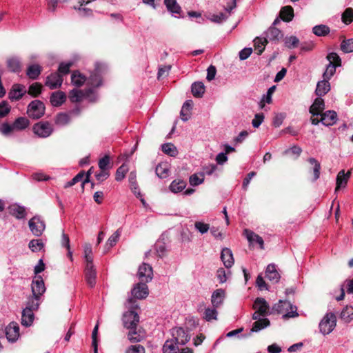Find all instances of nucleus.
Returning <instances> with one entry per match:
<instances>
[{
    "mask_svg": "<svg viewBox=\"0 0 353 353\" xmlns=\"http://www.w3.org/2000/svg\"><path fill=\"white\" fill-rule=\"evenodd\" d=\"M125 307L128 309V311L125 312L123 315V326L129 330H136L139 321V316L134 311L137 307V301L133 298H128Z\"/></svg>",
    "mask_w": 353,
    "mask_h": 353,
    "instance_id": "obj_1",
    "label": "nucleus"
},
{
    "mask_svg": "<svg viewBox=\"0 0 353 353\" xmlns=\"http://www.w3.org/2000/svg\"><path fill=\"white\" fill-rule=\"evenodd\" d=\"M272 312L283 314L282 316L283 319L294 318L299 316L296 306L293 305L288 301L280 300L277 303L274 305L272 308Z\"/></svg>",
    "mask_w": 353,
    "mask_h": 353,
    "instance_id": "obj_2",
    "label": "nucleus"
},
{
    "mask_svg": "<svg viewBox=\"0 0 353 353\" xmlns=\"http://www.w3.org/2000/svg\"><path fill=\"white\" fill-rule=\"evenodd\" d=\"M69 99L72 102H80L83 99H88L90 101H94L96 97L94 96L92 88H88L84 90L73 89L69 92Z\"/></svg>",
    "mask_w": 353,
    "mask_h": 353,
    "instance_id": "obj_3",
    "label": "nucleus"
},
{
    "mask_svg": "<svg viewBox=\"0 0 353 353\" xmlns=\"http://www.w3.org/2000/svg\"><path fill=\"white\" fill-rule=\"evenodd\" d=\"M106 66L101 63H96L94 70L90 73V77L87 78L88 84L92 87H99L101 85V75L105 70Z\"/></svg>",
    "mask_w": 353,
    "mask_h": 353,
    "instance_id": "obj_4",
    "label": "nucleus"
},
{
    "mask_svg": "<svg viewBox=\"0 0 353 353\" xmlns=\"http://www.w3.org/2000/svg\"><path fill=\"white\" fill-rule=\"evenodd\" d=\"M336 325V317L332 312L327 313L319 323L320 332L325 335L332 332Z\"/></svg>",
    "mask_w": 353,
    "mask_h": 353,
    "instance_id": "obj_5",
    "label": "nucleus"
},
{
    "mask_svg": "<svg viewBox=\"0 0 353 353\" xmlns=\"http://www.w3.org/2000/svg\"><path fill=\"white\" fill-rule=\"evenodd\" d=\"M329 64L327 65L323 77L325 80H329L336 72V68L341 65V59L339 56L334 52H331L327 56Z\"/></svg>",
    "mask_w": 353,
    "mask_h": 353,
    "instance_id": "obj_6",
    "label": "nucleus"
},
{
    "mask_svg": "<svg viewBox=\"0 0 353 353\" xmlns=\"http://www.w3.org/2000/svg\"><path fill=\"white\" fill-rule=\"evenodd\" d=\"M45 113V105L39 100L32 101L28 106L27 114L33 119L41 118Z\"/></svg>",
    "mask_w": 353,
    "mask_h": 353,
    "instance_id": "obj_7",
    "label": "nucleus"
},
{
    "mask_svg": "<svg viewBox=\"0 0 353 353\" xmlns=\"http://www.w3.org/2000/svg\"><path fill=\"white\" fill-rule=\"evenodd\" d=\"M32 130L38 137L46 138L52 134L53 128L49 122L40 121L34 125Z\"/></svg>",
    "mask_w": 353,
    "mask_h": 353,
    "instance_id": "obj_8",
    "label": "nucleus"
},
{
    "mask_svg": "<svg viewBox=\"0 0 353 353\" xmlns=\"http://www.w3.org/2000/svg\"><path fill=\"white\" fill-rule=\"evenodd\" d=\"M29 228L32 233L36 236H40L43 234L46 225L39 216H35L28 222Z\"/></svg>",
    "mask_w": 353,
    "mask_h": 353,
    "instance_id": "obj_9",
    "label": "nucleus"
},
{
    "mask_svg": "<svg viewBox=\"0 0 353 353\" xmlns=\"http://www.w3.org/2000/svg\"><path fill=\"white\" fill-rule=\"evenodd\" d=\"M137 276L141 281L145 283L151 281L153 278L152 268L149 264L143 263L139 268Z\"/></svg>",
    "mask_w": 353,
    "mask_h": 353,
    "instance_id": "obj_10",
    "label": "nucleus"
},
{
    "mask_svg": "<svg viewBox=\"0 0 353 353\" xmlns=\"http://www.w3.org/2000/svg\"><path fill=\"white\" fill-rule=\"evenodd\" d=\"M148 288L146 283L144 281H140L137 283L133 289L131 290L132 297L135 301L137 299H145L148 295Z\"/></svg>",
    "mask_w": 353,
    "mask_h": 353,
    "instance_id": "obj_11",
    "label": "nucleus"
},
{
    "mask_svg": "<svg viewBox=\"0 0 353 353\" xmlns=\"http://www.w3.org/2000/svg\"><path fill=\"white\" fill-rule=\"evenodd\" d=\"M31 289L32 296L41 298L42 294L46 292L44 281L41 276H34L32 281Z\"/></svg>",
    "mask_w": 353,
    "mask_h": 353,
    "instance_id": "obj_12",
    "label": "nucleus"
},
{
    "mask_svg": "<svg viewBox=\"0 0 353 353\" xmlns=\"http://www.w3.org/2000/svg\"><path fill=\"white\" fill-rule=\"evenodd\" d=\"M63 77L58 73H52L46 77L45 85L50 89L54 90L60 88L63 83Z\"/></svg>",
    "mask_w": 353,
    "mask_h": 353,
    "instance_id": "obj_13",
    "label": "nucleus"
},
{
    "mask_svg": "<svg viewBox=\"0 0 353 353\" xmlns=\"http://www.w3.org/2000/svg\"><path fill=\"white\" fill-rule=\"evenodd\" d=\"M6 336L10 342H15L19 336V326L16 322H11L6 327Z\"/></svg>",
    "mask_w": 353,
    "mask_h": 353,
    "instance_id": "obj_14",
    "label": "nucleus"
},
{
    "mask_svg": "<svg viewBox=\"0 0 353 353\" xmlns=\"http://www.w3.org/2000/svg\"><path fill=\"white\" fill-rule=\"evenodd\" d=\"M172 336L176 343L184 345L190 339V336L182 327H176L172 330Z\"/></svg>",
    "mask_w": 353,
    "mask_h": 353,
    "instance_id": "obj_15",
    "label": "nucleus"
},
{
    "mask_svg": "<svg viewBox=\"0 0 353 353\" xmlns=\"http://www.w3.org/2000/svg\"><path fill=\"white\" fill-rule=\"evenodd\" d=\"M351 176V170L346 173L344 170H341L336 176L335 192L340 188H344L347 185V181Z\"/></svg>",
    "mask_w": 353,
    "mask_h": 353,
    "instance_id": "obj_16",
    "label": "nucleus"
},
{
    "mask_svg": "<svg viewBox=\"0 0 353 353\" xmlns=\"http://www.w3.org/2000/svg\"><path fill=\"white\" fill-rule=\"evenodd\" d=\"M324 109L325 103L323 99L321 97H317L310 106L309 111L312 116H321L323 114Z\"/></svg>",
    "mask_w": 353,
    "mask_h": 353,
    "instance_id": "obj_17",
    "label": "nucleus"
},
{
    "mask_svg": "<svg viewBox=\"0 0 353 353\" xmlns=\"http://www.w3.org/2000/svg\"><path fill=\"white\" fill-rule=\"evenodd\" d=\"M253 308L259 312L261 316H265L268 314L269 305L263 298H256L254 301Z\"/></svg>",
    "mask_w": 353,
    "mask_h": 353,
    "instance_id": "obj_18",
    "label": "nucleus"
},
{
    "mask_svg": "<svg viewBox=\"0 0 353 353\" xmlns=\"http://www.w3.org/2000/svg\"><path fill=\"white\" fill-rule=\"evenodd\" d=\"M337 121V114L335 111L327 110L321 115V122L326 125H334Z\"/></svg>",
    "mask_w": 353,
    "mask_h": 353,
    "instance_id": "obj_19",
    "label": "nucleus"
},
{
    "mask_svg": "<svg viewBox=\"0 0 353 353\" xmlns=\"http://www.w3.org/2000/svg\"><path fill=\"white\" fill-rule=\"evenodd\" d=\"M26 92V90L23 85L20 84H14L13 85L11 90L9 92V99L12 101L19 100L23 96Z\"/></svg>",
    "mask_w": 353,
    "mask_h": 353,
    "instance_id": "obj_20",
    "label": "nucleus"
},
{
    "mask_svg": "<svg viewBox=\"0 0 353 353\" xmlns=\"http://www.w3.org/2000/svg\"><path fill=\"white\" fill-rule=\"evenodd\" d=\"M9 213L17 219H22L26 216V208L23 206L13 204L8 208Z\"/></svg>",
    "mask_w": 353,
    "mask_h": 353,
    "instance_id": "obj_21",
    "label": "nucleus"
},
{
    "mask_svg": "<svg viewBox=\"0 0 353 353\" xmlns=\"http://www.w3.org/2000/svg\"><path fill=\"white\" fill-rule=\"evenodd\" d=\"M243 234L245 236L246 239L250 242V243L253 244L254 243H256L260 245L261 249L264 248V242L262 237H261L260 236H259L258 234H255L254 232L248 229L244 230Z\"/></svg>",
    "mask_w": 353,
    "mask_h": 353,
    "instance_id": "obj_22",
    "label": "nucleus"
},
{
    "mask_svg": "<svg viewBox=\"0 0 353 353\" xmlns=\"http://www.w3.org/2000/svg\"><path fill=\"white\" fill-rule=\"evenodd\" d=\"M221 259L227 268H231L234 264L233 254L230 248H225L222 250Z\"/></svg>",
    "mask_w": 353,
    "mask_h": 353,
    "instance_id": "obj_23",
    "label": "nucleus"
},
{
    "mask_svg": "<svg viewBox=\"0 0 353 353\" xmlns=\"http://www.w3.org/2000/svg\"><path fill=\"white\" fill-rule=\"evenodd\" d=\"M225 293L223 289L216 290L212 294L211 302L214 307H219L223 302Z\"/></svg>",
    "mask_w": 353,
    "mask_h": 353,
    "instance_id": "obj_24",
    "label": "nucleus"
},
{
    "mask_svg": "<svg viewBox=\"0 0 353 353\" xmlns=\"http://www.w3.org/2000/svg\"><path fill=\"white\" fill-rule=\"evenodd\" d=\"M265 276L273 283L279 282L281 276L279 273L277 272L274 264H269L267 266Z\"/></svg>",
    "mask_w": 353,
    "mask_h": 353,
    "instance_id": "obj_25",
    "label": "nucleus"
},
{
    "mask_svg": "<svg viewBox=\"0 0 353 353\" xmlns=\"http://www.w3.org/2000/svg\"><path fill=\"white\" fill-rule=\"evenodd\" d=\"M66 100V95L62 91H57L52 93L50 103L53 106H59Z\"/></svg>",
    "mask_w": 353,
    "mask_h": 353,
    "instance_id": "obj_26",
    "label": "nucleus"
},
{
    "mask_svg": "<svg viewBox=\"0 0 353 353\" xmlns=\"http://www.w3.org/2000/svg\"><path fill=\"white\" fill-rule=\"evenodd\" d=\"M87 80V77L79 70H74L71 75V83L76 87L82 86Z\"/></svg>",
    "mask_w": 353,
    "mask_h": 353,
    "instance_id": "obj_27",
    "label": "nucleus"
},
{
    "mask_svg": "<svg viewBox=\"0 0 353 353\" xmlns=\"http://www.w3.org/2000/svg\"><path fill=\"white\" fill-rule=\"evenodd\" d=\"M7 67L12 72H19L21 70V60L17 57H12L7 59Z\"/></svg>",
    "mask_w": 353,
    "mask_h": 353,
    "instance_id": "obj_28",
    "label": "nucleus"
},
{
    "mask_svg": "<svg viewBox=\"0 0 353 353\" xmlns=\"http://www.w3.org/2000/svg\"><path fill=\"white\" fill-rule=\"evenodd\" d=\"M40 300L41 298H39L35 296H30V297H28L26 301L24 310H28L32 312H34L39 309L40 305Z\"/></svg>",
    "mask_w": 353,
    "mask_h": 353,
    "instance_id": "obj_29",
    "label": "nucleus"
},
{
    "mask_svg": "<svg viewBox=\"0 0 353 353\" xmlns=\"http://www.w3.org/2000/svg\"><path fill=\"white\" fill-rule=\"evenodd\" d=\"M282 37L283 34L281 31L274 26H271L265 32V38L267 39V41L268 39L270 41H279Z\"/></svg>",
    "mask_w": 353,
    "mask_h": 353,
    "instance_id": "obj_30",
    "label": "nucleus"
},
{
    "mask_svg": "<svg viewBox=\"0 0 353 353\" xmlns=\"http://www.w3.org/2000/svg\"><path fill=\"white\" fill-rule=\"evenodd\" d=\"M34 319V312L29 311L28 310H23L21 314V323L23 326L30 327Z\"/></svg>",
    "mask_w": 353,
    "mask_h": 353,
    "instance_id": "obj_31",
    "label": "nucleus"
},
{
    "mask_svg": "<svg viewBox=\"0 0 353 353\" xmlns=\"http://www.w3.org/2000/svg\"><path fill=\"white\" fill-rule=\"evenodd\" d=\"M330 90V85L327 80L323 79L319 81L316 85L315 93L317 96L321 97L327 94Z\"/></svg>",
    "mask_w": 353,
    "mask_h": 353,
    "instance_id": "obj_32",
    "label": "nucleus"
},
{
    "mask_svg": "<svg viewBox=\"0 0 353 353\" xmlns=\"http://www.w3.org/2000/svg\"><path fill=\"white\" fill-rule=\"evenodd\" d=\"M191 90L194 97L201 98L205 92V88L202 82L197 81L192 83Z\"/></svg>",
    "mask_w": 353,
    "mask_h": 353,
    "instance_id": "obj_33",
    "label": "nucleus"
},
{
    "mask_svg": "<svg viewBox=\"0 0 353 353\" xmlns=\"http://www.w3.org/2000/svg\"><path fill=\"white\" fill-rule=\"evenodd\" d=\"M270 324V321L265 318L259 319L258 321H256L253 325L252 327L250 330L251 332H257L267 327H268Z\"/></svg>",
    "mask_w": 353,
    "mask_h": 353,
    "instance_id": "obj_34",
    "label": "nucleus"
},
{
    "mask_svg": "<svg viewBox=\"0 0 353 353\" xmlns=\"http://www.w3.org/2000/svg\"><path fill=\"white\" fill-rule=\"evenodd\" d=\"M280 16L285 21L289 22L292 21L294 17L293 8L290 6L283 7L280 11Z\"/></svg>",
    "mask_w": 353,
    "mask_h": 353,
    "instance_id": "obj_35",
    "label": "nucleus"
},
{
    "mask_svg": "<svg viewBox=\"0 0 353 353\" xmlns=\"http://www.w3.org/2000/svg\"><path fill=\"white\" fill-rule=\"evenodd\" d=\"M15 130H23L27 128L30 125V121L26 117H19L12 123Z\"/></svg>",
    "mask_w": 353,
    "mask_h": 353,
    "instance_id": "obj_36",
    "label": "nucleus"
},
{
    "mask_svg": "<svg viewBox=\"0 0 353 353\" xmlns=\"http://www.w3.org/2000/svg\"><path fill=\"white\" fill-rule=\"evenodd\" d=\"M41 72V67L37 64L30 65L27 69V75L30 79H37Z\"/></svg>",
    "mask_w": 353,
    "mask_h": 353,
    "instance_id": "obj_37",
    "label": "nucleus"
},
{
    "mask_svg": "<svg viewBox=\"0 0 353 353\" xmlns=\"http://www.w3.org/2000/svg\"><path fill=\"white\" fill-rule=\"evenodd\" d=\"M121 230L120 229H118L116 232H114V234H112L108 239L105 245V251L109 250L111 248H112L117 242L119 241V237L121 236Z\"/></svg>",
    "mask_w": 353,
    "mask_h": 353,
    "instance_id": "obj_38",
    "label": "nucleus"
},
{
    "mask_svg": "<svg viewBox=\"0 0 353 353\" xmlns=\"http://www.w3.org/2000/svg\"><path fill=\"white\" fill-rule=\"evenodd\" d=\"M167 9L174 14H180L181 8L176 0H164Z\"/></svg>",
    "mask_w": 353,
    "mask_h": 353,
    "instance_id": "obj_39",
    "label": "nucleus"
},
{
    "mask_svg": "<svg viewBox=\"0 0 353 353\" xmlns=\"http://www.w3.org/2000/svg\"><path fill=\"white\" fill-rule=\"evenodd\" d=\"M185 186L186 183L183 180H174L171 183L170 190L172 192L177 193L182 191Z\"/></svg>",
    "mask_w": 353,
    "mask_h": 353,
    "instance_id": "obj_40",
    "label": "nucleus"
},
{
    "mask_svg": "<svg viewBox=\"0 0 353 353\" xmlns=\"http://www.w3.org/2000/svg\"><path fill=\"white\" fill-rule=\"evenodd\" d=\"M308 161L310 164L314 165L312 170L314 175L312 181H316L320 176L321 165L316 159L312 157L310 158Z\"/></svg>",
    "mask_w": 353,
    "mask_h": 353,
    "instance_id": "obj_41",
    "label": "nucleus"
},
{
    "mask_svg": "<svg viewBox=\"0 0 353 353\" xmlns=\"http://www.w3.org/2000/svg\"><path fill=\"white\" fill-rule=\"evenodd\" d=\"M161 148L165 154L170 157H176L178 154L176 148L171 143L163 144Z\"/></svg>",
    "mask_w": 353,
    "mask_h": 353,
    "instance_id": "obj_42",
    "label": "nucleus"
},
{
    "mask_svg": "<svg viewBox=\"0 0 353 353\" xmlns=\"http://www.w3.org/2000/svg\"><path fill=\"white\" fill-rule=\"evenodd\" d=\"M340 317L345 323L350 322L353 319V307H345L341 312Z\"/></svg>",
    "mask_w": 353,
    "mask_h": 353,
    "instance_id": "obj_43",
    "label": "nucleus"
},
{
    "mask_svg": "<svg viewBox=\"0 0 353 353\" xmlns=\"http://www.w3.org/2000/svg\"><path fill=\"white\" fill-rule=\"evenodd\" d=\"M255 50L256 54L260 55L262 54L265 49V44L268 43L267 39L265 38H256L254 41Z\"/></svg>",
    "mask_w": 353,
    "mask_h": 353,
    "instance_id": "obj_44",
    "label": "nucleus"
},
{
    "mask_svg": "<svg viewBox=\"0 0 353 353\" xmlns=\"http://www.w3.org/2000/svg\"><path fill=\"white\" fill-rule=\"evenodd\" d=\"M313 33L319 37L325 36L330 32V28L325 25H318L313 28Z\"/></svg>",
    "mask_w": 353,
    "mask_h": 353,
    "instance_id": "obj_45",
    "label": "nucleus"
},
{
    "mask_svg": "<svg viewBox=\"0 0 353 353\" xmlns=\"http://www.w3.org/2000/svg\"><path fill=\"white\" fill-rule=\"evenodd\" d=\"M136 176L132 173H130L129 176V181L130 183V188L137 197H141V194L139 190L138 184L136 181Z\"/></svg>",
    "mask_w": 353,
    "mask_h": 353,
    "instance_id": "obj_46",
    "label": "nucleus"
},
{
    "mask_svg": "<svg viewBox=\"0 0 353 353\" xmlns=\"http://www.w3.org/2000/svg\"><path fill=\"white\" fill-rule=\"evenodd\" d=\"M342 21L348 25L353 21V9L348 8L345 10L341 17Z\"/></svg>",
    "mask_w": 353,
    "mask_h": 353,
    "instance_id": "obj_47",
    "label": "nucleus"
},
{
    "mask_svg": "<svg viewBox=\"0 0 353 353\" xmlns=\"http://www.w3.org/2000/svg\"><path fill=\"white\" fill-rule=\"evenodd\" d=\"M228 18L226 13L220 12L219 14H213L209 17V20L213 23H221Z\"/></svg>",
    "mask_w": 353,
    "mask_h": 353,
    "instance_id": "obj_48",
    "label": "nucleus"
},
{
    "mask_svg": "<svg viewBox=\"0 0 353 353\" xmlns=\"http://www.w3.org/2000/svg\"><path fill=\"white\" fill-rule=\"evenodd\" d=\"M44 245L41 239H33L29 243L28 247L32 252H39L43 249Z\"/></svg>",
    "mask_w": 353,
    "mask_h": 353,
    "instance_id": "obj_49",
    "label": "nucleus"
},
{
    "mask_svg": "<svg viewBox=\"0 0 353 353\" xmlns=\"http://www.w3.org/2000/svg\"><path fill=\"white\" fill-rule=\"evenodd\" d=\"M163 353H177L178 347L172 342L167 341L163 347Z\"/></svg>",
    "mask_w": 353,
    "mask_h": 353,
    "instance_id": "obj_50",
    "label": "nucleus"
},
{
    "mask_svg": "<svg viewBox=\"0 0 353 353\" xmlns=\"http://www.w3.org/2000/svg\"><path fill=\"white\" fill-rule=\"evenodd\" d=\"M341 49L345 53L353 52V39L343 40L341 44Z\"/></svg>",
    "mask_w": 353,
    "mask_h": 353,
    "instance_id": "obj_51",
    "label": "nucleus"
},
{
    "mask_svg": "<svg viewBox=\"0 0 353 353\" xmlns=\"http://www.w3.org/2000/svg\"><path fill=\"white\" fill-rule=\"evenodd\" d=\"M42 90V85L39 83H34L32 85H30L28 93L33 96V97H37L41 92Z\"/></svg>",
    "mask_w": 353,
    "mask_h": 353,
    "instance_id": "obj_52",
    "label": "nucleus"
},
{
    "mask_svg": "<svg viewBox=\"0 0 353 353\" xmlns=\"http://www.w3.org/2000/svg\"><path fill=\"white\" fill-rule=\"evenodd\" d=\"M190 183L192 185H198L204 181V174L203 173L194 174L190 177Z\"/></svg>",
    "mask_w": 353,
    "mask_h": 353,
    "instance_id": "obj_53",
    "label": "nucleus"
},
{
    "mask_svg": "<svg viewBox=\"0 0 353 353\" xmlns=\"http://www.w3.org/2000/svg\"><path fill=\"white\" fill-rule=\"evenodd\" d=\"M216 307L214 308H206L204 312V319L207 321H210L212 319H216L217 316V311L216 310Z\"/></svg>",
    "mask_w": 353,
    "mask_h": 353,
    "instance_id": "obj_54",
    "label": "nucleus"
},
{
    "mask_svg": "<svg viewBox=\"0 0 353 353\" xmlns=\"http://www.w3.org/2000/svg\"><path fill=\"white\" fill-rule=\"evenodd\" d=\"M85 279L87 281L88 285L93 288L96 284V277H97V272H85Z\"/></svg>",
    "mask_w": 353,
    "mask_h": 353,
    "instance_id": "obj_55",
    "label": "nucleus"
},
{
    "mask_svg": "<svg viewBox=\"0 0 353 353\" xmlns=\"http://www.w3.org/2000/svg\"><path fill=\"white\" fill-rule=\"evenodd\" d=\"M70 117L65 113H59L57 115L55 122L60 125H64L69 123Z\"/></svg>",
    "mask_w": 353,
    "mask_h": 353,
    "instance_id": "obj_56",
    "label": "nucleus"
},
{
    "mask_svg": "<svg viewBox=\"0 0 353 353\" xmlns=\"http://www.w3.org/2000/svg\"><path fill=\"white\" fill-rule=\"evenodd\" d=\"M156 174L159 178H165L168 175V168L165 165L159 164L156 167Z\"/></svg>",
    "mask_w": 353,
    "mask_h": 353,
    "instance_id": "obj_57",
    "label": "nucleus"
},
{
    "mask_svg": "<svg viewBox=\"0 0 353 353\" xmlns=\"http://www.w3.org/2000/svg\"><path fill=\"white\" fill-rule=\"evenodd\" d=\"M84 175H85V173L83 171L80 172L71 181L66 183L65 185H64V187L65 188L72 187V185H74V184L78 183L79 181H82L83 178L84 177Z\"/></svg>",
    "mask_w": 353,
    "mask_h": 353,
    "instance_id": "obj_58",
    "label": "nucleus"
},
{
    "mask_svg": "<svg viewBox=\"0 0 353 353\" xmlns=\"http://www.w3.org/2000/svg\"><path fill=\"white\" fill-rule=\"evenodd\" d=\"M72 65V63L70 61L67 63H61L58 68V73H59L61 76L63 74H67L69 73Z\"/></svg>",
    "mask_w": 353,
    "mask_h": 353,
    "instance_id": "obj_59",
    "label": "nucleus"
},
{
    "mask_svg": "<svg viewBox=\"0 0 353 353\" xmlns=\"http://www.w3.org/2000/svg\"><path fill=\"white\" fill-rule=\"evenodd\" d=\"M299 43V39L294 36L287 37L285 40V46L289 48H296L298 46Z\"/></svg>",
    "mask_w": 353,
    "mask_h": 353,
    "instance_id": "obj_60",
    "label": "nucleus"
},
{
    "mask_svg": "<svg viewBox=\"0 0 353 353\" xmlns=\"http://www.w3.org/2000/svg\"><path fill=\"white\" fill-rule=\"evenodd\" d=\"M127 171H128V169L125 165H122L121 166H120L116 172L115 179L117 181H120L123 180L125 178Z\"/></svg>",
    "mask_w": 353,
    "mask_h": 353,
    "instance_id": "obj_61",
    "label": "nucleus"
},
{
    "mask_svg": "<svg viewBox=\"0 0 353 353\" xmlns=\"http://www.w3.org/2000/svg\"><path fill=\"white\" fill-rule=\"evenodd\" d=\"M194 227L202 234L206 233L210 229L209 224L201 221L195 222Z\"/></svg>",
    "mask_w": 353,
    "mask_h": 353,
    "instance_id": "obj_62",
    "label": "nucleus"
},
{
    "mask_svg": "<svg viewBox=\"0 0 353 353\" xmlns=\"http://www.w3.org/2000/svg\"><path fill=\"white\" fill-rule=\"evenodd\" d=\"M128 338L131 343H137L141 340V336L137 334L136 330H131L128 332Z\"/></svg>",
    "mask_w": 353,
    "mask_h": 353,
    "instance_id": "obj_63",
    "label": "nucleus"
},
{
    "mask_svg": "<svg viewBox=\"0 0 353 353\" xmlns=\"http://www.w3.org/2000/svg\"><path fill=\"white\" fill-rule=\"evenodd\" d=\"M125 353H145V348L141 345H134L130 346Z\"/></svg>",
    "mask_w": 353,
    "mask_h": 353,
    "instance_id": "obj_64",
    "label": "nucleus"
}]
</instances>
